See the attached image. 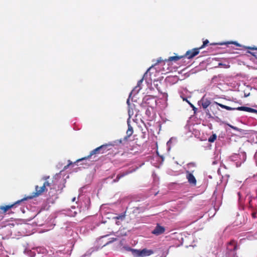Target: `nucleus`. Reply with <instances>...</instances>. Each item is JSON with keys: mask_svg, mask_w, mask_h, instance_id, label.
<instances>
[{"mask_svg": "<svg viewBox=\"0 0 257 257\" xmlns=\"http://www.w3.org/2000/svg\"><path fill=\"white\" fill-rule=\"evenodd\" d=\"M110 146H111L110 144H105L100 146L99 147L93 150L90 152L89 155L87 157L82 158L81 159H78L77 162H79L82 160H87L90 159L91 156L95 154H103L106 152L109 149H108V147Z\"/></svg>", "mask_w": 257, "mask_h": 257, "instance_id": "obj_3", "label": "nucleus"}, {"mask_svg": "<svg viewBox=\"0 0 257 257\" xmlns=\"http://www.w3.org/2000/svg\"><path fill=\"white\" fill-rule=\"evenodd\" d=\"M123 248L125 249V250H126V251H131L132 252H133V250L134 249V248H131V247L128 246H123Z\"/></svg>", "mask_w": 257, "mask_h": 257, "instance_id": "obj_19", "label": "nucleus"}, {"mask_svg": "<svg viewBox=\"0 0 257 257\" xmlns=\"http://www.w3.org/2000/svg\"><path fill=\"white\" fill-rule=\"evenodd\" d=\"M233 43L236 44V45H238V44L237 43H236L235 42H234Z\"/></svg>", "mask_w": 257, "mask_h": 257, "instance_id": "obj_33", "label": "nucleus"}, {"mask_svg": "<svg viewBox=\"0 0 257 257\" xmlns=\"http://www.w3.org/2000/svg\"><path fill=\"white\" fill-rule=\"evenodd\" d=\"M234 257H235V256H234Z\"/></svg>", "mask_w": 257, "mask_h": 257, "instance_id": "obj_34", "label": "nucleus"}, {"mask_svg": "<svg viewBox=\"0 0 257 257\" xmlns=\"http://www.w3.org/2000/svg\"><path fill=\"white\" fill-rule=\"evenodd\" d=\"M128 172H125V173H121V174H119L117 175L116 178L113 180V182H117L118 181V180L121 178L122 177L125 176V175L128 174Z\"/></svg>", "mask_w": 257, "mask_h": 257, "instance_id": "obj_12", "label": "nucleus"}, {"mask_svg": "<svg viewBox=\"0 0 257 257\" xmlns=\"http://www.w3.org/2000/svg\"><path fill=\"white\" fill-rule=\"evenodd\" d=\"M26 199H22L20 200H18L15 203L5 205V206H0V210L3 213L4 215H5L6 213L10 209L13 208L14 207H16L17 205L20 204L21 202H22L23 201L25 200Z\"/></svg>", "mask_w": 257, "mask_h": 257, "instance_id": "obj_4", "label": "nucleus"}, {"mask_svg": "<svg viewBox=\"0 0 257 257\" xmlns=\"http://www.w3.org/2000/svg\"><path fill=\"white\" fill-rule=\"evenodd\" d=\"M216 135L215 134H213L209 138L208 141L210 143H213L215 141V140H216Z\"/></svg>", "mask_w": 257, "mask_h": 257, "instance_id": "obj_18", "label": "nucleus"}, {"mask_svg": "<svg viewBox=\"0 0 257 257\" xmlns=\"http://www.w3.org/2000/svg\"><path fill=\"white\" fill-rule=\"evenodd\" d=\"M199 188V192L197 193V194H199L200 193H201L204 192L205 190V185H203L202 184H199V186L197 187Z\"/></svg>", "mask_w": 257, "mask_h": 257, "instance_id": "obj_17", "label": "nucleus"}, {"mask_svg": "<svg viewBox=\"0 0 257 257\" xmlns=\"http://www.w3.org/2000/svg\"><path fill=\"white\" fill-rule=\"evenodd\" d=\"M213 164H216V162L215 161L213 162L212 163Z\"/></svg>", "mask_w": 257, "mask_h": 257, "instance_id": "obj_32", "label": "nucleus"}, {"mask_svg": "<svg viewBox=\"0 0 257 257\" xmlns=\"http://www.w3.org/2000/svg\"><path fill=\"white\" fill-rule=\"evenodd\" d=\"M127 103L128 104H129V103H130V100H129V99H128L127 100Z\"/></svg>", "mask_w": 257, "mask_h": 257, "instance_id": "obj_31", "label": "nucleus"}, {"mask_svg": "<svg viewBox=\"0 0 257 257\" xmlns=\"http://www.w3.org/2000/svg\"><path fill=\"white\" fill-rule=\"evenodd\" d=\"M125 217V215L124 214H122V215H118L116 217H115V218L116 219H121V220H122Z\"/></svg>", "mask_w": 257, "mask_h": 257, "instance_id": "obj_20", "label": "nucleus"}, {"mask_svg": "<svg viewBox=\"0 0 257 257\" xmlns=\"http://www.w3.org/2000/svg\"><path fill=\"white\" fill-rule=\"evenodd\" d=\"M75 199H76L75 197H74V198L72 199V201L73 202H74V201H75Z\"/></svg>", "mask_w": 257, "mask_h": 257, "instance_id": "obj_29", "label": "nucleus"}, {"mask_svg": "<svg viewBox=\"0 0 257 257\" xmlns=\"http://www.w3.org/2000/svg\"><path fill=\"white\" fill-rule=\"evenodd\" d=\"M50 178L49 176H45L42 178V180L44 181L43 185L39 187L38 185L35 186V191L32 193V195L28 196L26 198V200L27 199H32L34 197H37L42 195L43 193L47 192L48 189L47 187H50L53 183V181H50L49 180Z\"/></svg>", "mask_w": 257, "mask_h": 257, "instance_id": "obj_2", "label": "nucleus"}, {"mask_svg": "<svg viewBox=\"0 0 257 257\" xmlns=\"http://www.w3.org/2000/svg\"><path fill=\"white\" fill-rule=\"evenodd\" d=\"M156 88H157L158 90L160 91V90L159 89V88L158 87V84L156 85Z\"/></svg>", "mask_w": 257, "mask_h": 257, "instance_id": "obj_28", "label": "nucleus"}, {"mask_svg": "<svg viewBox=\"0 0 257 257\" xmlns=\"http://www.w3.org/2000/svg\"><path fill=\"white\" fill-rule=\"evenodd\" d=\"M203 215H204V212H201L200 214V216H199V218L202 217Z\"/></svg>", "mask_w": 257, "mask_h": 257, "instance_id": "obj_24", "label": "nucleus"}, {"mask_svg": "<svg viewBox=\"0 0 257 257\" xmlns=\"http://www.w3.org/2000/svg\"><path fill=\"white\" fill-rule=\"evenodd\" d=\"M127 125H128V128L126 131V136H125L124 138V140H127V138H130L133 134L134 130L133 127L130 124V122L127 121Z\"/></svg>", "mask_w": 257, "mask_h": 257, "instance_id": "obj_9", "label": "nucleus"}, {"mask_svg": "<svg viewBox=\"0 0 257 257\" xmlns=\"http://www.w3.org/2000/svg\"><path fill=\"white\" fill-rule=\"evenodd\" d=\"M210 104V101L207 100H202V105L204 108H207Z\"/></svg>", "mask_w": 257, "mask_h": 257, "instance_id": "obj_16", "label": "nucleus"}, {"mask_svg": "<svg viewBox=\"0 0 257 257\" xmlns=\"http://www.w3.org/2000/svg\"><path fill=\"white\" fill-rule=\"evenodd\" d=\"M182 98L184 101L187 102L191 106V107L193 108V103H192V98L191 96H182Z\"/></svg>", "mask_w": 257, "mask_h": 257, "instance_id": "obj_11", "label": "nucleus"}, {"mask_svg": "<svg viewBox=\"0 0 257 257\" xmlns=\"http://www.w3.org/2000/svg\"><path fill=\"white\" fill-rule=\"evenodd\" d=\"M200 49V48L194 49V57L199 53V50Z\"/></svg>", "mask_w": 257, "mask_h": 257, "instance_id": "obj_21", "label": "nucleus"}, {"mask_svg": "<svg viewBox=\"0 0 257 257\" xmlns=\"http://www.w3.org/2000/svg\"><path fill=\"white\" fill-rule=\"evenodd\" d=\"M117 240V238H111V240H110L109 241H108L107 243H106V244H108L109 243H110L114 241H116Z\"/></svg>", "mask_w": 257, "mask_h": 257, "instance_id": "obj_23", "label": "nucleus"}, {"mask_svg": "<svg viewBox=\"0 0 257 257\" xmlns=\"http://www.w3.org/2000/svg\"><path fill=\"white\" fill-rule=\"evenodd\" d=\"M187 178L190 183H193V174L187 171Z\"/></svg>", "mask_w": 257, "mask_h": 257, "instance_id": "obj_14", "label": "nucleus"}, {"mask_svg": "<svg viewBox=\"0 0 257 257\" xmlns=\"http://www.w3.org/2000/svg\"><path fill=\"white\" fill-rule=\"evenodd\" d=\"M141 252V250L137 249H134L133 250L132 254L134 256V257H141L140 255Z\"/></svg>", "mask_w": 257, "mask_h": 257, "instance_id": "obj_15", "label": "nucleus"}, {"mask_svg": "<svg viewBox=\"0 0 257 257\" xmlns=\"http://www.w3.org/2000/svg\"><path fill=\"white\" fill-rule=\"evenodd\" d=\"M193 109H194V113H195V111H196V108L194 106Z\"/></svg>", "mask_w": 257, "mask_h": 257, "instance_id": "obj_30", "label": "nucleus"}, {"mask_svg": "<svg viewBox=\"0 0 257 257\" xmlns=\"http://www.w3.org/2000/svg\"><path fill=\"white\" fill-rule=\"evenodd\" d=\"M184 57H187L188 59H190V58H193V50H189V51H188L186 53L185 55H184V56H171V57H170L168 59H165V60H163L161 57H160L157 60H156V61L153 60V61L155 62V63L153 65H152L147 70V72L145 74V75H147L148 72L151 70L153 69V68L154 67L157 66H159L160 64H163L164 65H165L166 64V63H169L170 65H171L172 64H171V62L172 61L176 62V61L179 60L180 59H181V58H183Z\"/></svg>", "mask_w": 257, "mask_h": 257, "instance_id": "obj_1", "label": "nucleus"}, {"mask_svg": "<svg viewBox=\"0 0 257 257\" xmlns=\"http://www.w3.org/2000/svg\"><path fill=\"white\" fill-rule=\"evenodd\" d=\"M236 109L238 110L244 111H247V112H257L256 110L251 108H250V107H245V106L238 107L236 108Z\"/></svg>", "mask_w": 257, "mask_h": 257, "instance_id": "obj_10", "label": "nucleus"}, {"mask_svg": "<svg viewBox=\"0 0 257 257\" xmlns=\"http://www.w3.org/2000/svg\"><path fill=\"white\" fill-rule=\"evenodd\" d=\"M70 164H71V163H70L68 165H67V166H65L64 167V169H66L68 168V167L69 166V165H70Z\"/></svg>", "mask_w": 257, "mask_h": 257, "instance_id": "obj_27", "label": "nucleus"}, {"mask_svg": "<svg viewBox=\"0 0 257 257\" xmlns=\"http://www.w3.org/2000/svg\"><path fill=\"white\" fill-rule=\"evenodd\" d=\"M166 230L165 227L161 225L159 223H157L155 228L152 231L151 233L156 236L163 234Z\"/></svg>", "mask_w": 257, "mask_h": 257, "instance_id": "obj_5", "label": "nucleus"}, {"mask_svg": "<svg viewBox=\"0 0 257 257\" xmlns=\"http://www.w3.org/2000/svg\"><path fill=\"white\" fill-rule=\"evenodd\" d=\"M216 104L217 105H218L219 106H220L221 108L226 109L228 110H235L236 108L231 107H229V106H226V105H223V104H222L220 103H216Z\"/></svg>", "mask_w": 257, "mask_h": 257, "instance_id": "obj_13", "label": "nucleus"}, {"mask_svg": "<svg viewBox=\"0 0 257 257\" xmlns=\"http://www.w3.org/2000/svg\"><path fill=\"white\" fill-rule=\"evenodd\" d=\"M169 65H170V64L169 63H166L165 65H164L163 64H160L159 66L154 67L153 69L155 68L156 71L167 73L170 71Z\"/></svg>", "mask_w": 257, "mask_h": 257, "instance_id": "obj_6", "label": "nucleus"}, {"mask_svg": "<svg viewBox=\"0 0 257 257\" xmlns=\"http://www.w3.org/2000/svg\"><path fill=\"white\" fill-rule=\"evenodd\" d=\"M194 186H196V180L194 177Z\"/></svg>", "mask_w": 257, "mask_h": 257, "instance_id": "obj_26", "label": "nucleus"}, {"mask_svg": "<svg viewBox=\"0 0 257 257\" xmlns=\"http://www.w3.org/2000/svg\"><path fill=\"white\" fill-rule=\"evenodd\" d=\"M154 252L152 250L144 248L142 250H141L140 255L141 257H144L146 256H149L152 254Z\"/></svg>", "mask_w": 257, "mask_h": 257, "instance_id": "obj_7", "label": "nucleus"}, {"mask_svg": "<svg viewBox=\"0 0 257 257\" xmlns=\"http://www.w3.org/2000/svg\"><path fill=\"white\" fill-rule=\"evenodd\" d=\"M209 43L208 41L207 40H205L203 42V44L202 46L200 47V48H202L204 47L205 46H206L208 43Z\"/></svg>", "mask_w": 257, "mask_h": 257, "instance_id": "obj_22", "label": "nucleus"}, {"mask_svg": "<svg viewBox=\"0 0 257 257\" xmlns=\"http://www.w3.org/2000/svg\"><path fill=\"white\" fill-rule=\"evenodd\" d=\"M227 249L229 251H234L237 249L236 243L234 240L230 241L227 245Z\"/></svg>", "mask_w": 257, "mask_h": 257, "instance_id": "obj_8", "label": "nucleus"}, {"mask_svg": "<svg viewBox=\"0 0 257 257\" xmlns=\"http://www.w3.org/2000/svg\"><path fill=\"white\" fill-rule=\"evenodd\" d=\"M189 121L188 122V124L186 125V128L190 129V125L189 124Z\"/></svg>", "mask_w": 257, "mask_h": 257, "instance_id": "obj_25", "label": "nucleus"}]
</instances>
